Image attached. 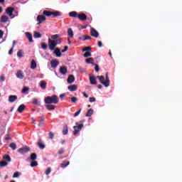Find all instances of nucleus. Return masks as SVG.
Segmentation results:
<instances>
[{
  "label": "nucleus",
  "instance_id": "1",
  "mask_svg": "<svg viewBox=\"0 0 182 182\" xmlns=\"http://www.w3.org/2000/svg\"><path fill=\"white\" fill-rule=\"evenodd\" d=\"M44 103L46 105H58L59 103V97L56 95L48 96L44 98Z\"/></svg>",
  "mask_w": 182,
  "mask_h": 182
},
{
  "label": "nucleus",
  "instance_id": "2",
  "mask_svg": "<svg viewBox=\"0 0 182 182\" xmlns=\"http://www.w3.org/2000/svg\"><path fill=\"white\" fill-rule=\"evenodd\" d=\"M61 43H62V39L52 41L50 38H48V48L50 50H55V48H56L58 45H60Z\"/></svg>",
  "mask_w": 182,
  "mask_h": 182
},
{
  "label": "nucleus",
  "instance_id": "3",
  "mask_svg": "<svg viewBox=\"0 0 182 182\" xmlns=\"http://www.w3.org/2000/svg\"><path fill=\"white\" fill-rule=\"evenodd\" d=\"M43 15L44 16H54V18H56V16H60L61 14L59 11H47L44 10L43 11Z\"/></svg>",
  "mask_w": 182,
  "mask_h": 182
},
{
  "label": "nucleus",
  "instance_id": "4",
  "mask_svg": "<svg viewBox=\"0 0 182 182\" xmlns=\"http://www.w3.org/2000/svg\"><path fill=\"white\" fill-rule=\"evenodd\" d=\"M28 151H31V148L28 146H25L24 147L18 149V153H20L21 154H25V153H28Z\"/></svg>",
  "mask_w": 182,
  "mask_h": 182
},
{
  "label": "nucleus",
  "instance_id": "5",
  "mask_svg": "<svg viewBox=\"0 0 182 182\" xmlns=\"http://www.w3.org/2000/svg\"><path fill=\"white\" fill-rule=\"evenodd\" d=\"M82 128H83V124H80L77 126H74L73 127V129H74L73 134H74V136H76V134H77V133H79V132L80 130H82Z\"/></svg>",
  "mask_w": 182,
  "mask_h": 182
},
{
  "label": "nucleus",
  "instance_id": "6",
  "mask_svg": "<svg viewBox=\"0 0 182 182\" xmlns=\"http://www.w3.org/2000/svg\"><path fill=\"white\" fill-rule=\"evenodd\" d=\"M37 21H38V23L37 25H41V23H42V22L46 21V17L43 15H38L37 16Z\"/></svg>",
  "mask_w": 182,
  "mask_h": 182
},
{
  "label": "nucleus",
  "instance_id": "7",
  "mask_svg": "<svg viewBox=\"0 0 182 182\" xmlns=\"http://www.w3.org/2000/svg\"><path fill=\"white\" fill-rule=\"evenodd\" d=\"M97 79H99L100 83L103 85H105L106 87H109L107 85V83L106 82V80H105V76L101 75V76H97Z\"/></svg>",
  "mask_w": 182,
  "mask_h": 182
},
{
  "label": "nucleus",
  "instance_id": "8",
  "mask_svg": "<svg viewBox=\"0 0 182 182\" xmlns=\"http://www.w3.org/2000/svg\"><path fill=\"white\" fill-rule=\"evenodd\" d=\"M90 34L91 36H93V38H99V32L96 31L94 28H92L90 30Z\"/></svg>",
  "mask_w": 182,
  "mask_h": 182
},
{
  "label": "nucleus",
  "instance_id": "9",
  "mask_svg": "<svg viewBox=\"0 0 182 182\" xmlns=\"http://www.w3.org/2000/svg\"><path fill=\"white\" fill-rule=\"evenodd\" d=\"M60 73L63 76L68 73V68L66 66H62L60 68Z\"/></svg>",
  "mask_w": 182,
  "mask_h": 182
},
{
  "label": "nucleus",
  "instance_id": "10",
  "mask_svg": "<svg viewBox=\"0 0 182 182\" xmlns=\"http://www.w3.org/2000/svg\"><path fill=\"white\" fill-rule=\"evenodd\" d=\"M77 18L80 21H82V22H85V21L87 19V16H86L85 13H82L80 14H78Z\"/></svg>",
  "mask_w": 182,
  "mask_h": 182
},
{
  "label": "nucleus",
  "instance_id": "11",
  "mask_svg": "<svg viewBox=\"0 0 182 182\" xmlns=\"http://www.w3.org/2000/svg\"><path fill=\"white\" fill-rule=\"evenodd\" d=\"M58 65L59 62L58 61V60H53L50 61L51 68H53V69H56Z\"/></svg>",
  "mask_w": 182,
  "mask_h": 182
},
{
  "label": "nucleus",
  "instance_id": "12",
  "mask_svg": "<svg viewBox=\"0 0 182 182\" xmlns=\"http://www.w3.org/2000/svg\"><path fill=\"white\" fill-rule=\"evenodd\" d=\"M90 85H97V81L95 75L90 76Z\"/></svg>",
  "mask_w": 182,
  "mask_h": 182
},
{
  "label": "nucleus",
  "instance_id": "13",
  "mask_svg": "<svg viewBox=\"0 0 182 182\" xmlns=\"http://www.w3.org/2000/svg\"><path fill=\"white\" fill-rule=\"evenodd\" d=\"M53 54L56 55L58 58H60V56H62V53H60V48H56L54 50Z\"/></svg>",
  "mask_w": 182,
  "mask_h": 182
},
{
  "label": "nucleus",
  "instance_id": "14",
  "mask_svg": "<svg viewBox=\"0 0 182 182\" xmlns=\"http://www.w3.org/2000/svg\"><path fill=\"white\" fill-rule=\"evenodd\" d=\"M16 100H18V96H16V95H10L9 97V102L10 103H14V102H16Z\"/></svg>",
  "mask_w": 182,
  "mask_h": 182
},
{
  "label": "nucleus",
  "instance_id": "15",
  "mask_svg": "<svg viewBox=\"0 0 182 182\" xmlns=\"http://www.w3.org/2000/svg\"><path fill=\"white\" fill-rule=\"evenodd\" d=\"M67 82L69 83V85H72V83L75 82V76L73 75H69Z\"/></svg>",
  "mask_w": 182,
  "mask_h": 182
},
{
  "label": "nucleus",
  "instance_id": "16",
  "mask_svg": "<svg viewBox=\"0 0 182 182\" xmlns=\"http://www.w3.org/2000/svg\"><path fill=\"white\" fill-rule=\"evenodd\" d=\"M69 133V127H68V124H64L63 129V134L64 136H66Z\"/></svg>",
  "mask_w": 182,
  "mask_h": 182
},
{
  "label": "nucleus",
  "instance_id": "17",
  "mask_svg": "<svg viewBox=\"0 0 182 182\" xmlns=\"http://www.w3.org/2000/svg\"><path fill=\"white\" fill-rule=\"evenodd\" d=\"M68 89L70 92H75L77 90V86L76 85H70L68 87Z\"/></svg>",
  "mask_w": 182,
  "mask_h": 182
},
{
  "label": "nucleus",
  "instance_id": "18",
  "mask_svg": "<svg viewBox=\"0 0 182 182\" xmlns=\"http://www.w3.org/2000/svg\"><path fill=\"white\" fill-rule=\"evenodd\" d=\"M48 85V83L46 82V81L45 80H41V83H40V87H41V89L43 90H45L46 89V85Z\"/></svg>",
  "mask_w": 182,
  "mask_h": 182
},
{
  "label": "nucleus",
  "instance_id": "19",
  "mask_svg": "<svg viewBox=\"0 0 182 182\" xmlns=\"http://www.w3.org/2000/svg\"><path fill=\"white\" fill-rule=\"evenodd\" d=\"M13 12H14V8H12V7H8L6 9V14H7V15H9V16H11L12 15Z\"/></svg>",
  "mask_w": 182,
  "mask_h": 182
},
{
  "label": "nucleus",
  "instance_id": "20",
  "mask_svg": "<svg viewBox=\"0 0 182 182\" xmlns=\"http://www.w3.org/2000/svg\"><path fill=\"white\" fill-rule=\"evenodd\" d=\"M25 34H26V38H28V42H30V43H33V39L32 38V34L31 33H28V32H26Z\"/></svg>",
  "mask_w": 182,
  "mask_h": 182
},
{
  "label": "nucleus",
  "instance_id": "21",
  "mask_svg": "<svg viewBox=\"0 0 182 182\" xmlns=\"http://www.w3.org/2000/svg\"><path fill=\"white\" fill-rule=\"evenodd\" d=\"M46 108L48 110H55V109H56V106L53 105L48 104L46 105Z\"/></svg>",
  "mask_w": 182,
  "mask_h": 182
},
{
  "label": "nucleus",
  "instance_id": "22",
  "mask_svg": "<svg viewBox=\"0 0 182 182\" xmlns=\"http://www.w3.org/2000/svg\"><path fill=\"white\" fill-rule=\"evenodd\" d=\"M25 107H26V106L25 105H23V104L21 105L18 107V109H17V112H18V113H22V112H23V110H25Z\"/></svg>",
  "mask_w": 182,
  "mask_h": 182
},
{
  "label": "nucleus",
  "instance_id": "23",
  "mask_svg": "<svg viewBox=\"0 0 182 182\" xmlns=\"http://www.w3.org/2000/svg\"><path fill=\"white\" fill-rule=\"evenodd\" d=\"M69 164H70L69 161H65L63 163L60 164V167L61 168H65V167H68Z\"/></svg>",
  "mask_w": 182,
  "mask_h": 182
},
{
  "label": "nucleus",
  "instance_id": "24",
  "mask_svg": "<svg viewBox=\"0 0 182 182\" xmlns=\"http://www.w3.org/2000/svg\"><path fill=\"white\" fill-rule=\"evenodd\" d=\"M16 77L18 79H23L24 76H23V73H22V71L18 70L17 73H16Z\"/></svg>",
  "mask_w": 182,
  "mask_h": 182
},
{
  "label": "nucleus",
  "instance_id": "25",
  "mask_svg": "<svg viewBox=\"0 0 182 182\" xmlns=\"http://www.w3.org/2000/svg\"><path fill=\"white\" fill-rule=\"evenodd\" d=\"M9 18L8 17V16H6V15L1 16V22H3L4 23L8 22V20H9Z\"/></svg>",
  "mask_w": 182,
  "mask_h": 182
},
{
  "label": "nucleus",
  "instance_id": "26",
  "mask_svg": "<svg viewBox=\"0 0 182 182\" xmlns=\"http://www.w3.org/2000/svg\"><path fill=\"white\" fill-rule=\"evenodd\" d=\"M69 16H70L71 18H77V16H78L77 12L71 11L69 13Z\"/></svg>",
  "mask_w": 182,
  "mask_h": 182
},
{
  "label": "nucleus",
  "instance_id": "27",
  "mask_svg": "<svg viewBox=\"0 0 182 182\" xmlns=\"http://www.w3.org/2000/svg\"><path fill=\"white\" fill-rule=\"evenodd\" d=\"M93 113H94L93 109H90L87 110L85 116H86V117H90V116H92V114H93Z\"/></svg>",
  "mask_w": 182,
  "mask_h": 182
},
{
  "label": "nucleus",
  "instance_id": "28",
  "mask_svg": "<svg viewBox=\"0 0 182 182\" xmlns=\"http://www.w3.org/2000/svg\"><path fill=\"white\" fill-rule=\"evenodd\" d=\"M30 159L32 160V161H35V160L38 159V155L35 153H32L30 156Z\"/></svg>",
  "mask_w": 182,
  "mask_h": 182
},
{
  "label": "nucleus",
  "instance_id": "29",
  "mask_svg": "<svg viewBox=\"0 0 182 182\" xmlns=\"http://www.w3.org/2000/svg\"><path fill=\"white\" fill-rule=\"evenodd\" d=\"M33 36H34L35 39H38L39 38H42V34H41V33H39L38 31H34Z\"/></svg>",
  "mask_w": 182,
  "mask_h": 182
},
{
  "label": "nucleus",
  "instance_id": "30",
  "mask_svg": "<svg viewBox=\"0 0 182 182\" xmlns=\"http://www.w3.org/2000/svg\"><path fill=\"white\" fill-rule=\"evenodd\" d=\"M30 68L32 70L36 69V61H35V60H31V65Z\"/></svg>",
  "mask_w": 182,
  "mask_h": 182
},
{
  "label": "nucleus",
  "instance_id": "31",
  "mask_svg": "<svg viewBox=\"0 0 182 182\" xmlns=\"http://www.w3.org/2000/svg\"><path fill=\"white\" fill-rule=\"evenodd\" d=\"M51 39H53L52 41H58V39H62V38H59V34H55L51 36Z\"/></svg>",
  "mask_w": 182,
  "mask_h": 182
},
{
  "label": "nucleus",
  "instance_id": "32",
  "mask_svg": "<svg viewBox=\"0 0 182 182\" xmlns=\"http://www.w3.org/2000/svg\"><path fill=\"white\" fill-rule=\"evenodd\" d=\"M3 159H4L6 161H11V156L8 154L3 156Z\"/></svg>",
  "mask_w": 182,
  "mask_h": 182
},
{
  "label": "nucleus",
  "instance_id": "33",
  "mask_svg": "<svg viewBox=\"0 0 182 182\" xmlns=\"http://www.w3.org/2000/svg\"><path fill=\"white\" fill-rule=\"evenodd\" d=\"M18 58H23V50H19L17 53Z\"/></svg>",
  "mask_w": 182,
  "mask_h": 182
},
{
  "label": "nucleus",
  "instance_id": "34",
  "mask_svg": "<svg viewBox=\"0 0 182 182\" xmlns=\"http://www.w3.org/2000/svg\"><path fill=\"white\" fill-rule=\"evenodd\" d=\"M68 36H70V38H73V30H72V28H68Z\"/></svg>",
  "mask_w": 182,
  "mask_h": 182
},
{
  "label": "nucleus",
  "instance_id": "35",
  "mask_svg": "<svg viewBox=\"0 0 182 182\" xmlns=\"http://www.w3.org/2000/svg\"><path fill=\"white\" fill-rule=\"evenodd\" d=\"M6 166H8V162L6 161H1L0 162V167H6Z\"/></svg>",
  "mask_w": 182,
  "mask_h": 182
},
{
  "label": "nucleus",
  "instance_id": "36",
  "mask_svg": "<svg viewBox=\"0 0 182 182\" xmlns=\"http://www.w3.org/2000/svg\"><path fill=\"white\" fill-rule=\"evenodd\" d=\"M9 147H11V149H12L13 150H16V144L12 142L10 144Z\"/></svg>",
  "mask_w": 182,
  "mask_h": 182
},
{
  "label": "nucleus",
  "instance_id": "37",
  "mask_svg": "<svg viewBox=\"0 0 182 182\" xmlns=\"http://www.w3.org/2000/svg\"><path fill=\"white\" fill-rule=\"evenodd\" d=\"M45 117H41V119H40V123L38 124V126L41 127L43 124H45Z\"/></svg>",
  "mask_w": 182,
  "mask_h": 182
},
{
  "label": "nucleus",
  "instance_id": "38",
  "mask_svg": "<svg viewBox=\"0 0 182 182\" xmlns=\"http://www.w3.org/2000/svg\"><path fill=\"white\" fill-rule=\"evenodd\" d=\"M90 56H92V53H90V51H86L84 53V58H89Z\"/></svg>",
  "mask_w": 182,
  "mask_h": 182
},
{
  "label": "nucleus",
  "instance_id": "39",
  "mask_svg": "<svg viewBox=\"0 0 182 182\" xmlns=\"http://www.w3.org/2000/svg\"><path fill=\"white\" fill-rule=\"evenodd\" d=\"M93 60H95L93 58H89L85 60V62L86 63H92Z\"/></svg>",
  "mask_w": 182,
  "mask_h": 182
},
{
  "label": "nucleus",
  "instance_id": "40",
  "mask_svg": "<svg viewBox=\"0 0 182 182\" xmlns=\"http://www.w3.org/2000/svg\"><path fill=\"white\" fill-rule=\"evenodd\" d=\"M52 171V168H50V167H48V168H47V170L46 171V172H45V174L46 175V176H49V174H50V172Z\"/></svg>",
  "mask_w": 182,
  "mask_h": 182
},
{
  "label": "nucleus",
  "instance_id": "41",
  "mask_svg": "<svg viewBox=\"0 0 182 182\" xmlns=\"http://www.w3.org/2000/svg\"><path fill=\"white\" fill-rule=\"evenodd\" d=\"M38 146L39 149H43L46 147L45 144H42V142H38Z\"/></svg>",
  "mask_w": 182,
  "mask_h": 182
},
{
  "label": "nucleus",
  "instance_id": "42",
  "mask_svg": "<svg viewBox=\"0 0 182 182\" xmlns=\"http://www.w3.org/2000/svg\"><path fill=\"white\" fill-rule=\"evenodd\" d=\"M38 166V161H33L31 163V167H36Z\"/></svg>",
  "mask_w": 182,
  "mask_h": 182
},
{
  "label": "nucleus",
  "instance_id": "43",
  "mask_svg": "<svg viewBox=\"0 0 182 182\" xmlns=\"http://www.w3.org/2000/svg\"><path fill=\"white\" fill-rule=\"evenodd\" d=\"M41 48L44 50H46V49H48V45L46 43H41Z\"/></svg>",
  "mask_w": 182,
  "mask_h": 182
},
{
  "label": "nucleus",
  "instance_id": "44",
  "mask_svg": "<svg viewBox=\"0 0 182 182\" xmlns=\"http://www.w3.org/2000/svg\"><path fill=\"white\" fill-rule=\"evenodd\" d=\"M105 82L108 87L110 86V80L109 79V76L105 77Z\"/></svg>",
  "mask_w": 182,
  "mask_h": 182
},
{
  "label": "nucleus",
  "instance_id": "45",
  "mask_svg": "<svg viewBox=\"0 0 182 182\" xmlns=\"http://www.w3.org/2000/svg\"><path fill=\"white\" fill-rule=\"evenodd\" d=\"M87 50H92V47L87 46L82 49V52H87Z\"/></svg>",
  "mask_w": 182,
  "mask_h": 182
},
{
  "label": "nucleus",
  "instance_id": "46",
  "mask_svg": "<svg viewBox=\"0 0 182 182\" xmlns=\"http://www.w3.org/2000/svg\"><path fill=\"white\" fill-rule=\"evenodd\" d=\"M48 137H49V139H53V137H55V134H53V132H49Z\"/></svg>",
  "mask_w": 182,
  "mask_h": 182
},
{
  "label": "nucleus",
  "instance_id": "47",
  "mask_svg": "<svg viewBox=\"0 0 182 182\" xmlns=\"http://www.w3.org/2000/svg\"><path fill=\"white\" fill-rule=\"evenodd\" d=\"M19 174H21V173L19 172H15L13 175V178H16L18 177H19Z\"/></svg>",
  "mask_w": 182,
  "mask_h": 182
},
{
  "label": "nucleus",
  "instance_id": "48",
  "mask_svg": "<svg viewBox=\"0 0 182 182\" xmlns=\"http://www.w3.org/2000/svg\"><path fill=\"white\" fill-rule=\"evenodd\" d=\"M28 90H29V87H24L21 91L22 93H26V92H28Z\"/></svg>",
  "mask_w": 182,
  "mask_h": 182
},
{
  "label": "nucleus",
  "instance_id": "49",
  "mask_svg": "<svg viewBox=\"0 0 182 182\" xmlns=\"http://www.w3.org/2000/svg\"><path fill=\"white\" fill-rule=\"evenodd\" d=\"M89 102L90 103H95V102H96V98H95V97H90L89 98Z\"/></svg>",
  "mask_w": 182,
  "mask_h": 182
},
{
  "label": "nucleus",
  "instance_id": "50",
  "mask_svg": "<svg viewBox=\"0 0 182 182\" xmlns=\"http://www.w3.org/2000/svg\"><path fill=\"white\" fill-rule=\"evenodd\" d=\"M80 112H82V109H80L78 111H77V112L74 114V117H76L77 116H79V114H80Z\"/></svg>",
  "mask_w": 182,
  "mask_h": 182
},
{
  "label": "nucleus",
  "instance_id": "51",
  "mask_svg": "<svg viewBox=\"0 0 182 182\" xmlns=\"http://www.w3.org/2000/svg\"><path fill=\"white\" fill-rule=\"evenodd\" d=\"M71 102H72L73 103H76V102H77V98L75 97H71Z\"/></svg>",
  "mask_w": 182,
  "mask_h": 182
},
{
  "label": "nucleus",
  "instance_id": "52",
  "mask_svg": "<svg viewBox=\"0 0 182 182\" xmlns=\"http://www.w3.org/2000/svg\"><path fill=\"white\" fill-rule=\"evenodd\" d=\"M68 49H69V47L68 46H65L64 47V49L61 50V52H63V53H65V52H67Z\"/></svg>",
  "mask_w": 182,
  "mask_h": 182
},
{
  "label": "nucleus",
  "instance_id": "53",
  "mask_svg": "<svg viewBox=\"0 0 182 182\" xmlns=\"http://www.w3.org/2000/svg\"><path fill=\"white\" fill-rule=\"evenodd\" d=\"M33 105H39V102L38 101V99L33 100Z\"/></svg>",
  "mask_w": 182,
  "mask_h": 182
},
{
  "label": "nucleus",
  "instance_id": "54",
  "mask_svg": "<svg viewBox=\"0 0 182 182\" xmlns=\"http://www.w3.org/2000/svg\"><path fill=\"white\" fill-rule=\"evenodd\" d=\"M95 72H99V70H100L98 65H95Z\"/></svg>",
  "mask_w": 182,
  "mask_h": 182
},
{
  "label": "nucleus",
  "instance_id": "55",
  "mask_svg": "<svg viewBox=\"0 0 182 182\" xmlns=\"http://www.w3.org/2000/svg\"><path fill=\"white\" fill-rule=\"evenodd\" d=\"M85 35H83V36H81L80 37H79L78 38V39L80 40V41H85Z\"/></svg>",
  "mask_w": 182,
  "mask_h": 182
},
{
  "label": "nucleus",
  "instance_id": "56",
  "mask_svg": "<svg viewBox=\"0 0 182 182\" xmlns=\"http://www.w3.org/2000/svg\"><path fill=\"white\" fill-rule=\"evenodd\" d=\"M65 153V149H61L58 151V154H63Z\"/></svg>",
  "mask_w": 182,
  "mask_h": 182
},
{
  "label": "nucleus",
  "instance_id": "57",
  "mask_svg": "<svg viewBox=\"0 0 182 182\" xmlns=\"http://www.w3.org/2000/svg\"><path fill=\"white\" fill-rule=\"evenodd\" d=\"M14 53V47H11V48L9 51V55H12Z\"/></svg>",
  "mask_w": 182,
  "mask_h": 182
},
{
  "label": "nucleus",
  "instance_id": "58",
  "mask_svg": "<svg viewBox=\"0 0 182 182\" xmlns=\"http://www.w3.org/2000/svg\"><path fill=\"white\" fill-rule=\"evenodd\" d=\"M85 41H90V39H92V37L90 36H85Z\"/></svg>",
  "mask_w": 182,
  "mask_h": 182
},
{
  "label": "nucleus",
  "instance_id": "59",
  "mask_svg": "<svg viewBox=\"0 0 182 182\" xmlns=\"http://www.w3.org/2000/svg\"><path fill=\"white\" fill-rule=\"evenodd\" d=\"M0 80H1V82H5V76L4 75H1L0 77Z\"/></svg>",
  "mask_w": 182,
  "mask_h": 182
},
{
  "label": "nucleus",
  "instance_id": "60",
  "mask_svg": "<svg viewBox=\"0 0 182 182\" xmlns=\"http://www.w3.org/2000/svg\"><path fill=\"white\" fill-rule=\"evenodd\" d=\"M99 48H102V46H103V43H102V41H98V43H97Z\"/></svg>",
  "mask_w": 182,
  "mask_h": 182
},
{
  "label": "nucleus",
  "instance_id": "61",
  "mask_svg": "<svg viewBox=\"0 0 182 182\" xmlns=\"http://www.w3.org/2000/svg\"><path fill=\"white\" fill-rule=\"evenodd\" d=\"M3 36H4V31L2 30H0V39H2Z\"/></svg>",
  "mask_w": 182,
  "mask_h": 182
},
{
  "label": "nucleus",
  "instance_id": "62",
  "mask_svg": "<svg viewBox=\"0 0 182 182\" xmlns=\"http://www.w3.org/2000/svg\"><path fill=\"white\" fill-rule=\"evenodd\" d=\"M80 72H81V73H85L86 72V70H85L84 68H80Z\"/></svg>",
  "mask_w": 182,
  "mask_h": 182
},
{
  "label": "nucleus",
  "instance_id": "63",
  "mask_svg": "<svg viewBox=\"0 0 182 182\" xmlns=\"http://www.w3.org/2000/svg\"><path fill=\"white\" fill-rule=\"evenodd\" d=\"M82 95H83L84 97H86V98L89 97V95H87V94H86V92H82Z\"/></svg>",
  "mask_w": 182,
  "mask_h": 182
},
{
  "label": "nucleus",
  "instance_id": "64",
  "mask_svg": "<svg viewBox=\"0 0 182 182\" xmlns=\"http://www.w3.org/2000/svg\"><path fill=\"white\" fill-rule=\"evenodd\" d=\"M15 45H16V41H13V46H12V47L11 48H15Z\"/></svg>",
  "mask_w": 182,
  "mask_h": 182
}]
</instances>
